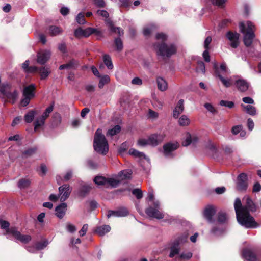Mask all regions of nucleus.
Wrapping results in <instances>:
<instances>
[{
	"instance_id": "412c9836",
	"label": "nucleus",
	"mask_w": 261,
	"mask_h": 261,
	"mask_svg": "<svg viewBox=\"0 0 261 261\" xmlns=\"http://www.w3.org/2000/svg\"><path fill=\"white\" fill-rule=\"evenodd\" d=\"M184 101L183 99H180L178 101L176 107L173 111V116L175 118H177L179 115L184 111Z\"/></svg>"
},
{
	"instance_id": "473e14b6",
	"label": "nucleus",
	"mask_w": 261,
	"mask_h": 261,
	"mask_svg": "<svg viewBox=\"0 0 261 261\" xmlns=\"http://www.w3.org/2000/svg\"><path fill=\"white\" fill-rule=\"evenodd\" d=\"M103 61L108 69L111 70L113 68L114 66L112 59L109 55H104L103 56Z\"/></svg>"
},
{
	"instance_id": "79ce46f5",
	"label": "nucleus",
	"mask_w": 261,
	"mask_h": 261,
	"mask_svg": "<svg viewBox=\"0 0 261 261\" xmlns=\"http://www.w3.org/2000/svg\"><path fill=\"white\" fill-rule=\"evenodd\" d=\"M54 103H51L47 108H46L41 117L46 119L49 115L50 113L53 111Z\"/></svg>"
},
{
	"instance_id": "0e129e2a",
	"label": "nucleus",
	"mask_w": 261,
	"mask_h": 261,
	"mask_svg": "<svg viewBox=\"0 0 261 261\" xmlns=\"http://www.w3.org/2000/svg\"><path fill=\"white\" fill-rule=\"evenodd\" d=\"M97 14L103 18H107L109 17V13L107 11L104 10H98L97 11Z\"/></svg>"
},
{
	"instance_id": "c85d7f7f",
	"label": "nucleus",
	"mask_w": 261,
	"mask_h": 261,
	"mask_svg": "<svg viewBox=\"0 0 261 261\" xmlns=\"http://www.w3.org/2000/svg\"><path fill=\"white\" fill-rule=\"evenodd\" d=\"M107 23L112 32L117 33L120 36L123 35V30L119 27H115L111 21L108 20Z\"/></svg>"
},
{
	"instance_id": "0eeeda50",
	"label": "nucleus",
	"mask_w": 261,
	"mask_h": 261,
	"mask_svg": "<svg viewBox=\"0 0 261 261\" xmlns=\"http://www.w3.org/2000/svg\"><path fill=\"white\" fill-rule=\"evenodd\" d=\"M147 199L149 201H153L154 207L150 206L147 208L145 211L146 214L149 217L158 219L163 218L164 217V214L160 210V202L158 200H154V195L152 192H149L148 194Z\"/></svg>"
},
{
	"instance_id": "72a5a7b5",
	"label": "nucleus",
	"mask_w": 261,
	"mask_h": 261,
	"mask_svg": "<svg viewBox=\"0 0 261 261\" xmlns=\"http://www.w3.org/2000/svg\"><path fill=\"white\" fill-rule=\"evenodd\" d=\"M155 27L153 24H150L145 27L143 29V33L145 37H148L154 31Z\"/></svg>"
},
{
	"instance_id": "423d86ee",
	"label": "nucleus",
	"mask_w": 261,
	"mask_h": 261,
	"mask_svg": "<svg viewBox=\"0 0 261 261\" xmlns=\"http://www.w3.org/2000/svg\"><path fill=\"white\" fill-rule=\"evenodd\" d=\"M188 238V233L187 232L176 236L174 240L170 243V252L169 257H174L176 255L179 254L180 251V245L187 242Z\"/></svg>"
},
{
	"instance_id": "8fccbe9b",
	"label": "nucleus",
	"mask_w": 261,
	"mask_h": 261,
	"mask_svg": "<svg viewBox=\"0 0 261 261\" xmlns=\"http://www.w3.org/2000/svg\"><path fill=\"white\" fill-rule=\"evenodd\" d=\"M227 217L226 214L223 212H220L218 214V220L220 223H224L226 221Z\"/></svg>"
},
{
	"instance_id": "338daca9",
	"label": "nucleus",
	"mask_w": 261,
	"mask_h": 261,
	"mask_svg": "<svg viewBox=\"0 0 261 261\" xmlns=\"http://www.w3.org/2000/svg\"><path fill=\"white\" fill-rule=\"evenodd\" d=\"M88 225L87 224H84L82 229L79 231V234L80 236H84L88 230Z\"/></svg>"
},
{
	"instance_id": "58836bf2",
	"label": "nucleus",
	"mask_w": 261,
	"mask_h": 261,
	"mask_svg": "<svg viewBox=\"0 0 261 261\" xmlns=\"http://www.w3.org/2000/svg\"><path fill=\"white\" fill-rule=\"evenodd\" d=\"M35 115V111L31 110L28 112L24 116V121L26 123H31L33 120Z\"/></svg>"
},
{
	"instance_id": "ea45409f",
	"label": "nucleus",
	"mask_w": 261,
	"mask_h": 261,
	"mask_svg": "<svg viewBox=\"0 0 261 261\" xmlns=\"http://www.w3.org/2000/svg\"><path fill=\"white\" fill-rule=\"evenodd\" d=\"M152 105L155 107H157L159 109H162L164 105V100L163 99L159 98L157 97H153Z\"/></svg>"
},
{
	"instance_id": "680f3d73",
	"label": "nucleus",
	"mask_w": 261,
	"mask_h": 261,
	"mask_svg": "<svg viewBox=\"0 0 261 261\" xmlns=\"http://www.w3.org/2000/svg\"><path fill=\"white\" fill-rule=\"evenodd\" d=\"M148 116L151 119H155L158 117L159 114L157 112L149 109L148 110Z\"/></svg>"
},
{
	"instance_id": "7ed1b4c3",
	"label": "nucleus",
	"mask_w": 261,
	"mask_h": 261,
	"mask_svg": "<svg viewBox=\"0 0 261 261\" xmlns=\"http://www.w3.org/2000/svg\"><path fill=\"white\" fill-rule=\"evenodd\" d=\"M216 73L222 84L226 88L230 87L233 84L241 92H245L249 89L250 83L240 75H236L230 77H225L217 70Z\"/></svg>"
},
{
	"instance_id": "bb28decb",
	"label": "nucleus",
	"mask_w": 261,
	"mask_h": 261,
	"mask_svg": "<svg viewBox=\"0 0 261 261\" xmlns=\"http://www.w3.org/2000/svg\"><path fill=\"white\" fill-rule=\"evenodd\" d=\"M111 230V227L108 225L98 226L95 230V232L100 236L105 235Z\"/></svg>"
},
{
	"instance_id": "f257e3e1",
	"label": "nucleus",
	"mask_w": 261,
	"mask_h": 261,
	"mask_svg": "<svg viewBox=\"0 0 261 261\" xmlns=\"http://www.w3.org/2000/svg\"><path fill=\"white\" fill-rule=\"evenodd\" d=\"M243 201V205L240 198L235 200L234 207L238 222L247 228H255L258 226L254 218L251 216L250 212L256 211V206L253 200L248 196H245Z\"/></svg>"
},
{
	"instance_id": "6e6d98bb",
	"label": "nucleus",
	"mask_w": 261,
	"mask_h": 261,
	"mask_svg": "<svg viewBox=\"0 0 261 261\" xmlns=\"http://www.w3.org/2000/svg\"><path fill=\"white\" fill-rule=\"evenodd\" d=\"M66 229L69 232L73 233L75 231H76V228L75 225L71 223H67L66 226Z\"/></svg>"
},
{
	"instance_id": "393cba45",
	"label": "nucleus",
	"mask_w": 261,
	"mask_h": 261,
	"mask_svg": "<svg viewBox=\"0 0 261 261\" xmlns=\"http://www.w3.org/2000/svg\"><path fill=\"white\" fill-rule=\"evenodd\" d=\"M158 88L161 91H165L168 88L167 81L162 77L159 76L156 79Z\"/></svg>"
},
{
	"instance_id": "864d4df0",
	"label": "nucleus",
	"mask_w": 261,
	"mask_h": 261,
	"mask_svg": "<svg viewBox=\"0 0 261 261\" xmlns=\"http://www.w3.org/2000/svg\"><path fill=\"white\" fill-rule=\"evenodd\" d=\"M192 253L190 252H184L180 254L179 257L182 259H188L191 258Z\"/></svg>"
},
{
	"instance_id": "c03bdc74",
	"label": "nucleus",
	"mask_w": 261,
	"mask_h": 261,
	"mask_svg": "<svg viewBox=\"0 0 261 261\" xmlns=\"http://www.w3.org/2000/svg\"><path fill=\"white\" fill-rule=\"evenodd\" d=\"M190 122V119L186 115H182L178 120L179 125L183 126L188 125Z\"/></svg>"
},
{
	"instance_id": "ddd939ff",
	"label": "nucleus",
	"mask_w": 261,
	"mask_h": 261,
	"mask_svg": "<svg viewBox=\"0 0 261 261\" xmlns=\"http://www.w3.org/2000/svg\"><path fill=\"white\" fill-rule=\"evenodd\" d=\"M72 191V188L68 184L63 185L59 188V196L60 201L64 202L69 197Z\"/></svg>"
},
{
	"instance_id": "7c9ffc66",
	"label": "nucleus",
	"mask_w": 261,
	"mask_h": 261,
	"mask_svg": "<svg viewBox=\"0 0 261 261\" xmlns=\"http://www.w3.org/2000/svg\"><path fill=\"white\" fill-rule=\"evenodd\" d=\"M76 65V61L75 60H71L68 63L60 66L59 69L60 70H63L65 69H72L75 68Z\"/></svg>"
},
{
	"instance_id": "3c124183",
	"label": "nucleus",
	"mask_w": 261,
	"mask_h": 261,
	"mask_svg": "<svg viewBox=\"0 0 261 261\" xmlns=\"http://www.w3.org/2000/svg\"><path fill=\"white\" fill-rule=\"evenodd\" d=\"M115 44L117 47V50L119 51H121L123 48L122 41L119 38H116L115 40Z\"/></svg>"
},
{
	"instance_id": "a878e982",
	"label": "nucleus",
	"mask_w": 261,
	"mask_h": 261,
	"mask_svg": "<svg viewBox=\"0 0 261 261\" xmlns=\"http://www.w3.org/2000/svg\"><path fill=\"white\" fill-rule=\"evenodd\" d=\"M198 139L196 137L192 138L191 135L189 133H187L185 135V139L183 141L182 144L184 146H187L189 145L192 142L193 143L196 142Z\"/></svg>"
},
{
	"instance_id": "1a4fd4ad",
	"label": "nucleus",
	"mask_w": 261,
	"mask_h": 261,
	"mask_svg": "<svg viewBox=\"0 0 261 261\" xmlns=\"http://www.w3.org/2000/svg\"><path fill=\"white\" fill-rule=\"evenodd\" d=\"M163 140V136L161 135L153 134L147 139H140L138 141V144L141 146L151 145L155 146Z\"/></svg>"
},
{
	"instance_id": "e433bc0d",
	"label": "nucleus",
	"mask_w": 261,
	"mask_h": 261,
	"mask_svg": "<svg viewBox=\"0 0 261 261\" xmlns=\"http://www.w3.org/2000/svg\"><path fill=\"white\" fill-rule=\"evenodd\" d=\"M30 184L31 180L29 179L23 178L19 181L18 186L20 189H25L28 188Z\"/></svg>"
},
{
	"instance_id": "39448f33",
	"label": "nucleus",
	"mask_w": 261,
	"mask_h": 261,
	"mask_svg": "<svg viewBox=\"0 0 261 261\" xmlns=\"http://www.w3.org/2000/svg\"><path fill=\"white\" fill-rule=\"evenodd\" d=\"M93 147L95 151L106 154L109 150V145L105 136L102 134L101 130L98 129L95 132Z\"/></svg>"
},
{
	"instance_id": "6ab92c4d",
	"label": "nucleus",
	"mask_w": 261,
	"mask_h": 261,
	"mask_svg": "<svg viewBox=\"0 0 261 261\" xmlns=\"http://www.w3.org/2000/svg\"><path fill=\"white\" fill-rule=\"evenodd\" d=\"M120 182V179L118 175L111 177L107 178L106 187H116Z\"/></svg>"
},
{
	"instance_id": "aec40b11",
	"label": "nucleus",
	"mask_w": 261,
	"mask_h": 261,
	"mask_svg": "<svg viewBox=\"0 0 261 261\" xmlns=\"http://www.w3.org/2000/svg\"><path fill=\"white\" fill-rule=\"evenodd\" d=\"M214 67L215 69V73L217 72V70L219 71V72L223 76V74H229L230 73V71L229 69L227 68L226 64L225 63H223L220 65V70H219L218 67V65L217 63H215L214 64ZM216 76L219 78L217 76V73H216Z\"/></svg>"
},
{
	"instance_id": "4d7b16f0",
	"label": "nucleus",
	"mask_w": 261,
	"mask_h": 261,
	"mask_svg": "<svg viewBox=\"0 0 261 261\" xmlns=\"http://www.w3.org/2000/svg\"><path fill=\"white\" fill-rule=\"evenodd\" d=\"M220 105L222 106L226 107L229 108H232L234 107V105L233 102L225 100H221L220 102Z\"/></svg>"
},
{
	"instance_id": "4468645a",
	"label": "nucleus",
	"mask_w": 261,
	"mask_h": 261,
	"mask_svg": "<svg viewBox=\"0 0 261 261\" xmlns=\"http://www.w3.org/2000/svg\"><path fill=\"white\" fill-rule=\"evenodd\" d=\"M51 52L49 50H41L37 55V62L40 65L45 64L49 59Z\"/></svg>"
},
{
	"instance_id": "052dcab7",
	"label": "nucleus",
	"mask_w": 261,
	"mask_h": 261,
	"mask_svg": "<svg viewBox=\"0 0 261 261\" xmlns=\"http://www.w3.org/2000/svg\"><path fill=\"white\" fill-rule=\"evenodd\" d=\"M93 3L96 7L99 8H103L106 5L104 0H93Z\"/></svg>"
},
{
	"instance_id": "603ef678",
	"label": "nucleus",
	"mask_w": 261,
	"mask_h": 261,
	"mask_svg": "<svg viewBox=\"0 0 261 261\" xmlns=\"http://www.w3.org/2000/svg\"><path fill=\"white\" fill-rule=\"evenodd\" d=\"M204 107L208 111L212 114H215L217 113L216 110L211 103H206L204 104Z\"/></svg>"
},
{
	"instance_id": "b1692460",
	"label": "nucleus",
	"mask_w": 261,
	"mask_h": 261,
	"mask_svg": "<svg viewBox=\"0 0 261 261\" xmlns=\"http://www.w3.org/2000/svg\"><path fill=\"white\" fill-rule=\"evenodd\" d=\"M62 32V29L56 25H50L47 29V33L51 36L59 35Z\"/></svg>"
},
{
	"instance_id": "20e7f679",
	"label": "nucleus",
	"mask_w": 261,
	"mask_h": 261,
	"mask_svg": "<svg viewBox=\"0 0 261 261\" xmlns=\"http://www.w3.org/2000/svg\"><path fill=\"white\" fill-rule=\"evenodd\" d=\"M240 31L243 34V42L245 46H250L253 39L255 37L254 30L255 27L250 21H247L246 23L241 22L239 23Z\"/></svg>"
},
{
	"instance_id": "de8ad7c7",
	"label": "nucleus",
	"mask_w": 261,
	"mask_h": 261,
	"mask_svg": "<svg viewBox=\"0 0 261 261\" xmlns=\"http://www.w3.org/2000/svg\"><path fill=\"white\" fill-rule=\"evenodd\" d=\"M76 20L80 24H85L86 23V21L84 19V13L82 12L79 13L76 17Z\"/></svg>"
},
{
	"instance_id": "6e6552de",
	"label": "nucleus",
	"mask_w": 261,
	"mask_h": 261,
	"mask_svg": "<svg viewBox=\"0 0 261 261\" xmlns=\"http://www.w3.org/2000/svg\"><path fill=\"white\" fill-rule=\"evenodd\" d=\"M7 239L20 241L24 244L28 243L31 240V237L30 235L21 234L15 227H11V229L7 231Z\"/></svg>"
},
{
	"instance_id": "4be33fe9",
	"label": "nucleus",
	"mask_w": 261,
	"mask_h": 261,
	"mask_svg": "<svg viewBox=\"0 0 261 261\" xmlns=\"http://www.w3.org/2000/svg\"><path fill=\"white\" fill-rule=\"evenodd\" d=\"M84 30L85 37H87L92 34H94L97 37L102 36L101 32L98 29L89 27Z\"/></svg>"
},
{
	"instance_id": "2f4dec72",
	"label": "nucleus",
	"mask_w": 261,
	"mask_h": 261,
	"mask_svg": "<svg viewBox=\"0 0 261 261\" xmlns=\"http://www.w3.org/2000/svg\"><path fill=\"white\" fill-rule=\"evenodd\" d=\"M241 106L245 110L246 112L249 114V115L252 116L256 115V111L254 107L251 105L245 106L243 104H241Z\"/></svg>"
},
{
	"instance_id": "2eb2a0df",
	"label": "nucleus",
	"mask_w": 261,
	"mask_h": 261,
	"mask_svg": "<svg viewBox=\"0 0 261 261\" xmlns=\"http://www.w3.org/2000/svg\"><path fill=\"white\" fill-rule=\"evenodd\" d=\"M128 211L125 207H122L116 211L110 210L107 214L108 218L111 217H122L128 215Z\"/></svg>"
},
{
	"instance_id": "37998d69",
	"label": "nucleus",
	"mask_w": 261,
	"mask_h": 261,
	"mask_svg": "<svg viewBox=\"0 0 261 261\" xmlns=\"http://www.w3.org/2000/svg\"><path fill=\"white\" fill-rule=\"evenodd\" d=\"M9 226L10 224L8 221L0 219V227L1 228L6 230V232L4 234L7 237L8 236L7 231L11 229V228H9Z\"/></svg>"
},
{
	"instance_id": "13d9d810",
	"label": "nucleus",
	"mask_w": 261,
	"mask_h": 261,
	"mask_svg": "<svg viewBox=\"0 0 261 261\" xmlns=\"http://www.w3.org/2000/svg\"><path fill=\"white\" fill-rule=\"evenodd\" d=\"M132 193L138 199H141L143 196L141 190L138 188L134 189L132 191Z\"/></svg>"
},
{
	"instance_id": "69168bd1",
	"label": "nucleus",
	"mask_w": 261,
	"mask_h": 261,
	"mask_svg": "<svg viewBox=\"0 0 261 261\" xmlns=\"http://www.w3.org/2000/svg\"><path fill=\"white\" fill-rule=\"evenodd\" d=\"M242 126L241 125L234 126L232 128V133L233 135H237L239 134L242 130Z\"/></svg>"
},
{
	"instance_id": "f03ea898",
	"label": "nucleus",
	"mask_w": 261,
	"mask_h": 261,
	"mask_svg": "<svg viewBox=\"0 0 261 261\" xmlns=\"http://www.w3.org/2000/svg\"><path fill=\"white\" fill-rule=\"evenodd\" d=\"M156 41L153 44V48L158 56L169 58L176 54L177 45L175 43L166 44L167 36L163 33H157L155 35Z\"/></svg>"
},
{
	"instance_id": "cd10ccee",
	"label": "nucleus",
	"mask_w": 261,
	"mask_h": 261,
	"mask_svg": "<svg viewBox=\"0 0 261 261\" xmlns=\"http://www.w3.org/2000/svg\"><path fill=\"white\" fill-rule=\"evenodd\" d=\"M128 153L130 155L136 158H138L140 160L145 159L148 160V158L146 156L141 152H140L135 149L131 148L129 150Z\"/></svg>"
},
{
	"instance_id": "f8f14e48",
	"label": "nucleus",
	"mask_w": 261,
	"mask_h": 261,
	"mask_svg": "<svg viewBox=\"0 0 261 261\" xmlns=\"http://www.w3.org/2000/svg\"><path fill=\"white\" fill-rule=\"evenodd\" d=\"M236 187L239 191H245L248 188L247 177L245 173L240 174L237 178Z\"/></svg>"
},
{
	"instance_id": "a18cd8bd",
	"label": "nucleus",
	"mask_w": 261,
	"mask_h": 261,
	"mask_svg": "<svg viewBox=\"0 0 261 261\" xmlns=\"http://www.w3.org/2000/svg\"><path fill=\"white\" fill-rule=\"evenodd\" d=\"M45 119L42 117L38 118L35 121L34 124V130H36L37 129L44 125Z\"/></svg>"
},
{
	"instance_id": "5fc2aeb1",
	"label": "nucleus",
	"mask_w": 261,
	"mask_h": 261,
	"mask_svg": "<svg viewBox=\"0 0 261 261\" xmlns=\"http://www.w3.org/2000/svg\"><path fill=\"white\" fill-rule=\"evenodd\" d=\"M227 0H211L212 4L219 7H224Z\"/></svg>"
},
{
	"instance_id": "e2e57ef3",
	"label": "nucleus",
	"mask_w": 261,
	"mask_h": 261,
	"mask_svg": "<svg viewBox=\"0 0 261 261\" xmlns=\"http://www.w3.org/2000/svg\"><path fill=\"white\" fill-rule=\"evenodd\" d=\"M84 30L81 28H78L74 31V35L77 37H84Z\"/></svg>"
},
{
	"instance_id": "4c0bfd02",
	"label": "nucleus",
	"mask_w": 261,
	"mask_h": 261,
	"mask_svg": "<svg viewBox=\"0 0 261 261\" xmlns=\"http://www.w3.org/2000/svg\"><path fill=\"white\" fill-rule=\"evenodd\" d=\"M121 127L119 125H115L114 127L108 130L107 135V136L112 137L120 132Z\"/></svg>"
},
{
	"instance_id": "dca6fc26",
	"label": "nucleus",
	"mask_w": 261,
	"mask_h": 261,
	"mask_svg": "<svg viewBox=\"0 0 261 261\" xmlns=\"http://www.w3.org/2000/svg\"><path fill=\"white\" fill-rule=\"evenodd\" d=\"M216 213V208L214 206L208 205L203 211L204 217L209 222H213V217Z\"/></svg>"
},
{
	"instance_id": "5701e85b",
	"label": "nucleus",
	"mask_w": 261,
	"mask_h": 261,
	"mask_svg": "<svg viewBox=\"0 0 261 261\" xmlns=\"http://www.w3.org/2000/svg\"><path fill=\"white\" fill-rule=\"evenodd\" d=\"M243 257L247 261H255L256 256L249 249H244L242 252Z\"/></svg>"
},
{
	"instance_id": "49530a36",
	"label": "nucleus",
	"mask_w": 261,
	"mask_h": 261,
	"mask_svg": "<svg viewBox=\"0 0 261 261\" xmlns=\"http://www.w3.org/2000/svg\"><path fill=\"white\" fill-rule=\"evenodd\" d=\"M196 71L197 72H201L202 73H205V67L204 63L202 61H200L197 62Z\"/></svg>"
},
{
	"instance_id": "c756f323",
	"label": "nucleus",
	"mask_w": 261,
	"mask_h": 261,
	"mask_svg": "<svg viewBox=\"0 0 261 261\" xmlns=\"http://www.w3.org/2000/svg\"><path fill=\"white\" fill-rule=\"evenodd\" d=\"M40 78L42 80L45 79L49 75L50 71L48 67H42L39 69Z\"/></svg>"
},
{
	"instance_id": "bf43d9fd",
	"label": "nucleus",
	"mask_w": 261,
	"mask_h": 261,
	"mask_svg": "<svg viewBox=\"0 0 261 261\" xmlns=\"http://www.w3.org/2000/svg\"><path fill=\"white\" fill-rule=\"evenodd\" d=\"M35 152V148H30L28 150H25L23 153V156L25 158H27L29 156H30L32 154H33Z\"/></svg>"
},
{
	"instance_id": "774afa93",
	"label": "nucleus",
	"mask_w": 261,
	"mask_h": 261,
	"mask_svg": "<svg viewBox=\"0 0 261 261\" xmlns=\"http://www.w3.org/2000/svg\"><path fill=\"white\" fill-rule=\"evenodd\" d=\"M81 123L79 119H74L71 121V126L73 128H77L80 125Z\"/></svg>"
},
{
	"instance_id": "c9c22d12",
	"label": "nucleus",
	"mask_w": 261,
	"mask_h": 261,
	"mask_svg": "<svg viewBox=\"0 0 261 261\" xmlns=\"http://www.w3.org/2000/svg\"><path fill=\"white\" fill-rule=\"evenodd\" d=\"M94 182L98 186H105L106 187L107 178L101 176H97L94 178Z\"/></svg>"
},
{
	"instance_id": "9d476101",
	"label": "nucleus",
	"mask_w": 261,
	"mask_h": 261,
	"mask_svg": "<svg viewBox=\"0 0 261 261\" xmlns=\"http://www.w3.org/2000/svg\"><path fill=\"white\" fill-rule=\"evenodd\" d=\"M35 85L33 84L25 86L22 92L24 98L21 101V103L22 106L25 107L29 103L31 99L35 95Z\"/></svg>"
},
{
	"instance_id": "f3484780",
	"label": "nucleus",
	"mask_w": 261,
	"mask_h": 261,
	"mask_svg": "<svg viewBox=\"0 0 261 261\" xmlns=\"http://www.w3.org/2000/svg\"><path fill=\"white\" fill-rule=\"evenodd\" d=\"M226 37L230 41V46L232 48H236L239 45V34L237 33H233L229 31L226 34Z\"/></svg>"
},
{
	"instance_id": "09e8293b",
	"label": "nucleus",
	"mask_w": 261,
	"mask_h": 261,
	"mask_svg": "<svg viewBox=\"0 0 261 261\" xmlns=\"http://www.w3.org/2000/svg\"><path fill=\"white\" fill-rule=\"evenodd\" d=\"M48 245V242L46 241L38 242L36 244V249L37 250H42Z\"/></svg>"
},
{
	"instance_id": "a19ab883",
	"label": "nucleus",
	"mask_w": 261,
	"mask_h": 261,
	"mask_svg": "<svg viewBox=\"0 0 261 261\" xmlns=\"http://www.w3.org/2000/svg\"><path fill=\"white\" fill-rule=\"evenodd\" d=\"M100 77V79L98 83V87L99 88H102L105 85L108 84L110 82V78L109 76L107 75H103Z\"/></svg>"
},
{
	"instance_id": "f704fd0d",
	"label": "nucleus",
	"mask_w": 261,
	"mask_h": 261,
	"mask_svg": "<svg viewBox=\"0 0 261 261\" xmlns=\"http://www.w3.org/2000/svg\"><path fill=\"white\" fill-rule=\"evenodd\" d=\"M120 181L124 179H129L130 178L132 172L130 170H123L118 173Z\"/></svg>"
},
{
	"instance_id": "a211bd4d",
	"label": "nucleus",
	"mask_w": 261,
	"mask_h": 261,
	"mask_svg": "<svg viewBox=\"0 0 261 261\" xmlns=\"http://www.w3.org/2000/svg\"><path fill=\"white\" fill-rule=\"evenodd\" d=\"M67 210V204L62 203L55 208V215L59 219H62L66 214Z\"/></svg>"
},
{
	"instance_id": "9b49d317",
	"label": "nucleus",
	"mask_w": 261,
	"mask_h": 261,
	"mask_svg": "<svg viewBox=\"0 0 261 261\" xmlns=\"http://www.w3.org/2000/svg\"><path fill=\"white\" fill-rule=\"evenodd\" d=\"M179 146L177 142L168 143L163 146V153L166 158H173L175 154L174 151L176 150Z\"/></svg>"
}]
</instances>
